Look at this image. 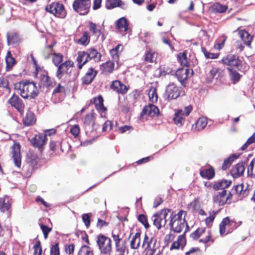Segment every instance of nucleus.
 Wrapping results in <instances>:
<instances>
[{
  "label": "nucleus",
  "instance_id": "obj_61",
  "mask_svg": "<svg viewBox=\"0 0 255 255\" xmlns=\"http://www.w3.org/2000/svg\"><path fill=\"white\" fill-rule=\"evenodd\" d=\"M111 56L112 57L113 62L111 64H114V62H118L119 56L118 53L116 52V49H112L110 51Z\"/></svg>",
  "mask_w": 255,
  "mask_h": 255
},
{
  "label": "nucleus",
  "instance_id": "obj_14",
  "mask_svg": "<svg viewBox=\"0 0 255 255\" xmlns=\"http://www.w3.org/2000/svg\"><path fill=\"white\" fill-rule=\"evenodd\" d=\"M232 181L230 180L223 179L214 181L213 189L215 191L220 190H225L228 188L232 184Z\"/></svg>",
  "mask_w": 255,
  "mask_h": 255
},
{
  "label": "nucleus",
  "instance_id": "obj_50",
  "mask_svg": "<svg viewBox=\"0 0 255 255\" xmlns=\"http://www.w3.org/2000/svg\"><path fill=\"white\" fill-rule=\"evenodd\" d=\"M171 213V209H168V208H164L158 212H157L156 213L157 214H158L159 217L163 219V220H167L166 217L168 214V213Z\"/></svg>",
  "mask_w": 255,
  "mask_h": 255
},
{
  "label": "nucleus",
  "instance_id": "obj_2",
  "mask_svg": "<svg viewBox=\"0 0 255 255\" xmlns=\"http://www.w3.org/2000/svg\"><path fill=\"white\" fill-rule=\"evenodd\" d=\"M181 95H184V91L181 87L176 86L173 83H170L167 86L165 92L163 95L165 101H169L176 99Z\"/></svg>",
  "mask_w": 255,
  "mask_h": 255
},
{
  "label": "nucleus",
  "instance_id": "obj_23",
  "mask_svg": "<svg viewBox=\"0 0 255 255\" xmlns=\"http://www.w3.org/2000/svg\"><path fill=\"white\" fill-rule=\"evenodd\" d=\"M240 155V154H232L229 157L225 159L222 164V169L223 170H226L232 165L233 161L237 159Z\"/></svg>",
  "mask_w": 255,
  "mask_h": 255
},
{
  "label": "nucleus",
  "instance_id": "obj_8",
  "mask_svg": "<svg viewBox=\"0 0 255 255\" xmlns=\"http://www.w3.org/2000/svg\"><path fill=\"white\" fill-rule=\"evenodd\" d=\"M96 114L93 110L91 113L87 114L85 116L84 125V128L87 131H92L94 130V126L95 123Z\"/></svg>",
  "mask_w": 255,
  "mask_h": 255
},
{
  "label": "nucleus",
  "instance_id": "obj_7",
  "mask_svg": "<svg viewBox=\"0 0 255 255\" xmlns=\"http://www.w3.org/2000/svg\"><path fill=\"white\" fill-rule=\"evenodd\" d=\"M29 141L31 145L35 148H38L40 151H42V148L43 145L46 143V135L43 133H38L35 134Z\"/></svg>",
  "mask_w": 255,
  "mask_h": 255
},
{
  "label": "nucleus",
  "instance_id": "obj_12",
  "mask_svg": "<svg viewBox=\"0 0 255 255\" xmlns=\"http://www.w3.org/2000/svg\"><path fill=\"white\" fill-rule=\"evenodd\" d=\"M103 102V98L100 95L94 98L90 101V103L94 104L96 110L101 113V114L104 113L107 111V108L104 106Z\"/></svg>",
  "mask_w": 255,
  "mask_h": 255
},
{
  "label": "nucleus",
  "instance_id": "obj_1",
  "mask_svg": "<svg viewBox=\"0 0 255 255\" xmlns=\"http://www.w3.org/2000/svg\"><path fill=\"white\" fill-rule=\"evenodd\" d=\"M17 90L20 91L21 96L24 99L30 97L35 98L39 93L36 83L30 80H23L19 82V87Z\"/></svg>",
  "mask_w": 255,
  "mask_h": 255
},
{
  "label": "nucleus",
  "instance_id": "obj_10",
  "mask_svg": "<svg viewBox=\"0 0 255 255\" xmlns=\"http://www.w3.org/2000/svg\"><path fill=\"white\" fill-rule=\"evenodd\" d=\"M244 185L243 183L237 184L233 186L232 188V192L234 193L235 195H236L238 198L242 199L246 197L249 195V191L248 190V187L244 189Z\"/></svg>",
  "mask_w": 255,
  "mask_h": 255
},
{
  "label": "nucleus",
  "instance_id": "obj_33",
  "mask_svg": "<svg viewBox=\"0 0 255 255\" xmlns=\"http://www.w3.org/2000/svg\"><path fill=\"white\" fill-rule=\"evenodd\" d=\"M75 41L79 44L85 46L87 45L90 41V36H89V32L85 31L81 38L76 39Z\"/></svg>",
  "mask_w": 255,
  "mask_h": 255
},
{
  "label": "nucleus",
  "instance_id": "obj_43",
  "mask_svg": "<svg viewBox=\"0 0 255 255\" xmlns=\"http://www.w3.org/2000/svg\"><path fill=\"white\" fill-rule=\"evenodd\" d=\"M187 51H184L177 55V60L180 64H188L187 57Z\"/></svg>",
  "mask_w": 255,
  "mask_h": 255
},
{
  "label": "nucleus",
  "instance_id": "obj_40",
  "mask_svg": "<svg viewBox=\"0 0 255 255\" xmlns=\"http://www.w3.org/2000/svg\"><path fill=\"white\" fill-rule=\"evenodd\" d=\"M50 56L52 59L53 64H67L68 61L62 63L63 55L60 53L51 54Z\"/></svg>",
  "mask_w": 255,
  "mask_h": 255
},
{
  "label": "nucleus",
  "instance_id": "obj_64",
  "mask_svg": "<svg viewBox=\"0 0 255 255\" xmlns=\"http://www.w3.org/2000/svg\"><path fill=\"white\" fill-rule=\"evenodd\" d=\"M217 12L220 13L224 12L227 9V6L222 5L221 4H218L215 7Z\"/></svg>",
  "mask_w": 255,
  "mask_h": 255
},
{
  "label": "nucleus",
  "instance_id": "obj_42",
  "mask_svg": "<svg viewBox=\"0 0 255 255\" xmlns=\"http://www.w3.org/2000/svg\"><path fill=\"white\" fill-rule=\"evenodd\" d=\"M115 65H100V69L103 74L108 75L113 72Z\"/></svg>",
  "mask_w": 255,
  "mask_h": 255
},
{
  "label": "nucleus",
  "instance_id": "obj_11",
  "mask_svg": "<svg viewBox=\"0 0 255 255\" xmlns=\"http://www.w3.org/2000/svg\"><path fill=\"white\" fill-rule=\"evenodd\" d=\"M231 66L232 65H229ZM234 68H228L229 77L234 84L237 83L242 76L237 71V69L240 70L243 65H233Z\"/></svg>",
  "mask_w": 255,
  "mask_h": 255
},
{
  "label": "nucleus",
  "instance_id": "obj_29",
  "mask_svg": "<svg viewBox=\"0 0 255 255\" xmlns=\"http://www.w3.org/2000/svg\"><path fill=\"white\" fill-rule=\"evenodd\" d=\"M36 119L34 113L31 111H28L25 117L23 119L24 125L29 126L33 125L35 122Z\"/></svg>",
  "mask_w": 255,
  "mask_h": 255
},
{
  "label": "nucleus",
  "instance_id": "obj_27",
  "mask_svg": "<svg viewBox=\"0 0 255 255\" xmlns=\"http://www.w3.org/2000/svg\"><path fill=\"white\" fill-rule=\"evenodd\" d=\"M239 35L244 43L249 46L251 43L252 36L246 30H242L239 32Z\"/></svg>",
  "mask_w": 255,
  "mask_h": 255
},
{
  "label": "nucleus",
  "instance_id": "obj_63",
  "mask_svg": "<svg viewBox=\"0 0 255 255\" xmlns=\"http://www.w3.org/2000/svg\"><path fill=\"white\" fill-rule=\"evenodd\" d=\"M163 202V200L160 196L156 197L154 201L153 208H157L158 206L161 205Z\"/></svg>",
  "mask_w": 255,
  "mask_h": 255
},
{
  "label": "nucleus",
  "instance_id": "obj_59",
  "mask_svg": "<svg viewBox=\"0 0 255 255\" xmlns=\"http://www.w3.org/2000/svg\"><path fill=\"white\" fill-rule=\"evenodd\" d=\"M155 55V53L154 52H152L151 51H149L145 55V60L148 62H153Z\"/></svg>",
  "mask_w": 255,
  "mask_h": 255
},
{
  "label": "nucleus",
  "instance_id": "obj_22",
  "mask_svg": "<svg viewBox=\"0 0 255 255\" xmlns=\"http://www.w3.org/2000/svg\"><path fill=\"white\" fill-rule=\"evenodd\" d=\"M160 215L157 214L156 213L152 216L153 225L155 226L159 230L162 227H164L167 223V220H163L159 217Z\"/></svg>",
  "mask_w": 255,
  "mask_h": 255
},
{
  "label": "nucleus",
  "instance_id": "obj_30",
  "mask_svg": "<svg viewBox=\"0 0 255 255\" xmlns=\"http://www.w3.org/2000/svg\"><path fill=\"white\" fill-rule=\"evenodd\" d=\"M58 66L56 73L57 77L59 79H61L64 74L68 73L69 67H73L74 65H55Z\"/></svg>",
  "mask_w": 255,
  "mask_h": 255
},
{
  "label": "nucleus",
  "instance_id": "obj_18",
  "mask_svg": "<svg viewBox=\"0 0 255 255\" xmlns=\"http://www.w3.org/2000/svg\"><path fill=\"white\" fill-rule=\"evenodd\" d=\"M11 199L5 195L4 197L0 198V211L3 213L10 212L11 207Z\"/></svg>",
  "mask_w": 255,
  "mask_h": 255
},
{
  "label": "nucleus",
  "instance_id": "obj_4",
  "mask_svg": "<svg viewBox=\"0 0 255 255\" xmlns=\"http://www.w3.org/2000/svg\"><path fill=\"white\" fill-rule=\"evenodd\" d=\"M45 10L60 18H64L66 15L64 5L58 2H54L47 5L45 7Z\"/></svg>",
  "mask_w": 255,
  "mask_h": 255
},
{
  "label": "nucleus",
  "instance_id": "obj_41",
  "mask_svg": "<svg viewBox=\"0 0 255 255\" xmlns=\"http://www.w3.org/2000/svg\"><path fill=\"white\" fill-rule=\"evenodd\" d=\"M205 228H198L195 231L190 234V237L193 240H197L205 233Z\"/></svg>",
  "mask_w": 255,
  "mask_h": 255
},
{
  "label": "nucleus",
  "instance_id": "obj_57",
  "mask_svg": "<svg viewBox=\"0 0 255 255\" xmlns=\"http://www.w3.org/2000/svg\"><path fill=\"white\" fill-rule=\"evenodd\" d=\"M82 218L85 226L88 228L91 224L90 215L89 213H85L82 215Z\"/></svg>",
  "mask_w": 255,
  "mask_h": 255
},
{
  "label": "nucleus",
  "instance_id": "obj_52",
  "mask_svg": "<svg viewBox=\"0 0 255 255\" xmlns=\"http://www.w3.org/2000/svg\"><path fill=\"white\" fill-rule=\"evenodd\" d=\"M40 227L43 234L44 239H46L48 237V234L51 231L52 229L43 224H40Z\"/></svg>",
  "mask_w": 255,
  "mask_h": 255
},
{
  "label": "nucleus",
  "instance_id": "obj_36",
  "mask_svg": "<svg viewBox=\"0 0 255 255\" xmlns=\"http://www.w3.org/2000/svg\"><path fill=\"white\" fill-rule=\"evenodd\" d=\"M77 61L78 62V64H86L89 62L87 55V52L79 51L78 52Z\"/></svg>",
  "mask_w": 255,
  "mask_h": 255
},
{
  "label": "nucleus",
  "instance_id": "obj_44",
  "mask_svg": "<svg viewBox=\"0 0 255 255\" xmlns=\"http://www.w3.org/2000/svg\"><path fill=\"white\" fill-rule=\"evenodd\" d=\"M207 124V120L204 118H200L196 123V128L198 130H201L206 126Z\"/></svg>",
  "mask_w": 255,
  "mask_h": 255
},
{
  "label": "nucleus",
  "instance_id": "obj_47",
  "mask_svg": "<svg viewBox=\"0 0 255 255\" xmlns=\"http://www.w3.org/2000/svg\"><path fill=\"white\" fill-rule=\"evenodd\" d=\"M137 220L144 226L145 229L149 228L150 225L148 224L147 218L145 215L142 214L139 215L137 217Z\"/></svg>",
  "mask_w": 255,
  "mask_h": 255
},
{
  "label": "nucleus",
  "instance_id": "obj_62",
  "mask_svg": "<svg viewBox=\"0 0 255 255\" xmlns=\"http://www.w3.org/2000/svg\"><path fill=\"white\" fill-rule=\"evenodd\" d=\"M254 167V161L252 160L250 162L247 170L248 176L250 177H252L254 175L253 174V169Z\"/></svg>",
  "mask_w": 255,
  "mask_h": 255
},
{
  "label": "nucleus",
  "instance_id": "obj_20",
  "mask_svg": "<svg viewBox=\"0 0 255 255\" xmlns=\"http://www.w3.org/2000/svg\"><path fill=\"white\" fill-rule=\"evenodd\" d=\"M111 88L119 93L125 94L127 93L128 87L120 81H115L111 85Z\"/></svg>",
  "mask_w": 255,
  "mask_h": 255
},
{
  "label": "nucleus",
  "instance_id": "obj_39",
  "mask_svg": "<svg viewBox=\"0 0 255 255\" xmlns=\"http://www.w3.org/2000/svg\"><path fill=\"white\" fill-rule=\"evenodd\" d=\"M184 212V211L181 210L179 211L177 214H174L173 211L171 210V213L170 214L169 218L170 219V224L172 225L173 223L175 222V221H182V216L183 213ZM185 214H186V212H185Z\"/></svg>",
  "mask_w": 255,
  "mask_h": 255
},
{
  "label": "nucleus",
  "instance_id": "obj_21",
  "mask_svg": "<svg viewBox=\"0 0 255 255\" xmlns=\"http://www.w3.org/2000/svg\"><path fill=\"white\" fill-rule=\"evenodd\" d=\"M28 162L33 167V168H37L40 162V158L34 152H30L27 154Z\"/></svg>",
  "mask_w": 255,
  "mask_h": 255
},
{
  "label": "nucleus",
  "instance_id": "obj_49",
  "mask_svg": "<svg viewBox=\"0 0 255 255\" xmlns=\"http://www.w3.org/2000/svg\"><path fill=\"white\" fill-rule=\"evenodd\" d=\"M201 49L206 58L216 59L219 56V54L210 53L208 52L205 47H202Z\"/></svg>",
  "mask_w": 255,
  "mask_h": 255
},
{
  "label": "nucleus",
  "instance_id": "obj_15",
  "mask_svg": "<svg viewBox=\"0 0 255 255\" xmlns=\"http://www.w3.org/2000/svg\"><path fill=\"white\" fill-rule=\"evenodd\" d=\"M227 191L222 190L221 192H217L213 195L212 200L214 204H218L219 206H222L226 204L225 200L223 198L226 196Z\"/></svg>",
  "mask_w": 255,
  "mask_h": 255
},
{
  "label": "nucleus",
  "instance_id": "obj_31",
  "mask_svg": "<svg viewBox=\"0 0 255 255\" xmlns=\"http://www.w3.org/2000/svg\"><path fill=\"white\" fill-rule=\"evenodd\" d=\"M40 80L39 83L38 84V86L39 88H41L42 87H48L51 85V81L50 80V77L44 74H41L40 75Z\"/></svg>",
  "mask_w": 255,
  "mask_h": 255
},
{
  "label": "nucleus",
  "instance_id": "obj_6",
  "mask_svg": "<svg viewBox=\"0 0 255 255\" xmlns=\"http://www.w3.org/2000/svg\"><path fill=\"white\" fill-rule=\"evenodd\" d=\"M90 6V0H76L73 3L74 10L82 15L88 13Z\"/></svg>",
  "mask_w": 255,
  "mask_h": 255
},
{
  "label": "nucleus",
  "instance_id": "obj_3",
  "mask_svg": "<svg viewBox=\"0 0 255 255\" xmlns=\"http://www.w3.org/2000/svg\"><path fill=\"white\" fill-rule=\"evenodd\" d=\"M183 67L179 68L175 72V75L182 86H186V81L188 78L191 76L194 71L190 69V65H183Z\"/></svg>",
  "mask_w": 255,
  "mask_h": 255
},
{
  "label": "nucleus",
  "instance_id": "obj_38",
  "mask_svg": "<svg viewBox=\"0 0 255 255\" xmlns=\"http://www.w3.org/2000/svg\"><path fill=\"white\" fill-rule=\"evenodd\" d=\"M149 101L152 103H155L158 100V95L156 88L151 86L148 92Z\"/></svg>",
  "mask_w": 255,
  "mask_h": 255
},
{
  "label": "nucleus",
  "instance_id": "obj_60",
  "mask_svg": "<svg viewBox=\"0 0 255 255\" xmlns=\"http://www.w3.org/2000/svg\"><path fill=\"white\" fill-rule=\"evenodd\" d=\"M113 122L111 121L107 120L103 126L102 130L103 131H106L107 130L108 128H109V130H111L113 129Z\"/></svg>",
  "mask_w": 255,
  "mask_h": 255
},
{
  "label": "nucleus",
  "instance_id": "obj_58",
  "mask_svg": "<svg viewBox=\"0 0 255 255\" xmlns=\"http://www.w3.org/2000/svg\"><path fill=\"white\" fill-rule=\"evenodd\" d=\"M71 133L74 136L77 137L78 136L80 132V128L78 125H75L70 129Z\"/></svg>",
  "mask_w": 255,
  "mask_h": 255
},
{
  "label": "nucleus",
  "instance_id": "obj_48",
  "mask_svg": "<svg viewBox=\"0 0 255 255\" xmlns=\"http://www.w3.org/2000/svg\"><path fill=\"white\" fill-rule=\"evenodd\" d=\"M219 210L217 211H213L212 212L209 213L210 216L206 218L205 219L206 224L207 226H210V225H212L215 219L216 215L219 212Z\"/></svg>",
  "mask_w": 255,
  "mask_h": 255
},
{
  "label": "nucleus",
  "instance_id": "obj_46",
  "mask_svg": "<svg viewBox=\"0 0 255 255\" xmlns=\"http://www.w3.org/2000/svg\"><path fill=\"white\" fill-rule=\"evenodd\" d=\"M6 37L8 45L14 44L16 42V32H7Z\"/></svg>",
  "mask_w": 255,
  "mask_h": 255
},
{
  "label": "nucleus",
  "instance_id": "obj_13",
  "mask_svg": "<svg viewBox=\"0 0 255 255\" xmlns=\"http://www.w3.org/2000/svg\"><path fill=\"white\" fill-rule=\"evenodd\" d=\"M97 74V72L93 68H90L86 74L82 78V84H90Z\"/></svg>",
  "mask_w": 255,
  "mask_h": 255
},
{
  "label": "nucleus",
  "instance_id": "obj_54",
  "mask_svg": "<svg viewBox=\"0 0 255 255\" xmlns=\"http://www.w3.org/2000/svg\"><path fill=\"white\" fill-rule=\"evenodd\" d=\"M50 255H60L59 244L58 243L51 247Z\"/></svg>",
  "mask_w": 255,
  "mask_h": 255
},
{
  "label": "nucleus",
  "instance_id": "obj_55",
  "mask_svg": "<svg viewBox=\"0 0 255 255\" xmlns=\"http://www.w3.org/2000/svg\"><path fill=\"white\" fill-rule=\"evenodd\" d=\"M5 64H16L14 58L12 56L10 51H8L5 58Z\"/></svg>",
  "mask_w": 255,
  "mask_h": 255
},
{
  "label": "nucleus",
  "instance_id": "obj_34",
  "mask_svg": "<svg viewBox=\"0 0 255 255\" xmlns=\"http://www.w3.org/2000/svg\"><path fill=\"white\" fill-rule=\"evenodd\" d=\"M140 233L137 232L132 237L130 244V248L132 249H136L139 247L140 243Z\"/></svg>",
  "mask_w": 255,
  "mask_h": 255
},
{
  "label": "nucleus",
  "instance_id": "obj_56",
  "mask_svg": "<svg viewBox=\"0 0 255 255\" xmlns=\"http://www.w3.org/2000/svg\"><path fill=\"white\" fill-rule=\"evenodd\" d=\"M24 105L22 103V100L17 97V111L19 112L21 115H22Z\"/></svg>",
  "mask_w": 255,
  "mask_h": 255
},
{
  "label": "nucleus",
  "instance_id": "obj_45",
  "mask_svg": "<svg viewBox=\"0 0 255 255\" xmlns=\"http://www.w3.org/2000/svg\"><path fill=\"white\" fill-rule=\"evenodd\" d=\"M61 141L52 140L50 142L49 147L51 150L56 151L58 149H60L62 151L61 148Z\"/></svg>",
  "mask_w": 255,
  "mask_h": 255
},
{
  "label": "nucleus",
  "instance_id": "obj_25",
  "mask_svg": "<svg viewBox=\"0 0 255 255\" xmlns=\"http://www.w3.org/2000/svg\"><path fill=\"white\" fill-rule=\"evenodd\" d=\"M200 175L202 178L211 180L213 179L215 175V170L212 167H210L208 169L200 170Z\"/></svg>",
  "mask_w": 255,
  "mask_h": 255
},
{
  "label": "nucleus",
  "instance_id": "obj_28",
  "mask_svg": "<svg viewBox=\"0 0 255 255\" xmlns=\"http://www.w3.org/2000/svg\"><path fill=\"white\" fill-rule=\"evenodd\" d=\"M116 27L119 30L124 31H127L128 28V20L124 17L120 18L116 21Z\"/></svg>",
  "mask_w": 255,
  "mask_h": 255
},
{
  "label": "nucleus",
  "instance_id": "obj_5",
  "mask_svg": "<svg viewBox=\"0 0 255 255\" xmlns=\"http://www.w3.org/2000/svg\"><path fill=\"white\" fill-rule=\"evenodd\" d=\"M96 242L101 253L107 254L111 251L112 240L110 238L100 234L97 237Z\"/></svg>",
  "mask_w": 255,
  "mask_h": 255
},
{
  "label": "nucleus",
  "instance_id": "obj_19",
  "mask_svg": "<svg viewBox=\"0 0 255 255\" xmlns=\"http://www.w3.org/2000/svg\"><path fill=\"white\" fill-rule=\"evenodd\" d=\"M243 59V57L240 58L234 54H229L223 58L222 61L223 64H241Z\"/></svg>",
  "mask_w": 255,
  "mask_h": 255
},
{
  "label": "nucleus",
  "instance_id": "obj_17",
  "mask_svg": "<svg viewBox=\"0 0 255 255\" xmlns=\"http://www.w3.org/2000/svg\"><path fill=\"white\" fill-rule=\"evenodd\" d=\"M105 6L108 9L120 7L125 9L127 6L122 0H106Z\"/></svg>",
  "mask_w": 255,
  "mask_h": 255
},
{
  "label": "nucleus",
  "instance_id": "obj_37",
  "mask_svg": "<svg viewBox=\"0 0 255 255\" xmlns=\"http://www.w3.org/2000/svg\"><path fill=\"white\" fill-rule=\"evenodd\" d=\"M183 116H184V113L182 110H178L175 113L173 120L176 125L179 126L182 125V121L183 120Z\"/></svg>",
  "mask_w": 255,
  "mask_h": 255
},
{
  "label": "nucleus",
  "instance_id": "obj_51",
  "mask_svg": "<svg viewBox=\"0 0 255 255\" xmlns=\"http://www.w3.org/2000/svg\"><path fill=\"white\" fill-rule=\"evenodd\" d=\"M34 253L33 255H42V247L41 242L37 241L33 246Z\"/></svg>",
  "mask_w": 255,
  "mask_h": 255
},
{
  "label": "nucleus",
  "instance_id": "obj_32",
  "mask_svg": "<svg viewBox=\"0 0 255 255\" xmlns=\"http://www.w3.org/2000/svg\"><path fill=\"white\" fill-rule=\"evenodd\" d=\"M87 55L89 60H93L94 62H98L101 57V54L94 49H89V52H87Z\"/></svg>",
  "mask_w": 255,
  "mask_h": 255
},
{
  "label": "nucleus",
  "instance_id": "obj_24",
  "mask_svg": "<svg viewBox=\"0 0 255 255\" xmlns=\"http://www.w3.org/2000/svg\"><path fill=\"white\" fill-rule=\"evenodd\" d=\"M169 225L171 231L174 233H179L184 228V220L183 221H175L171 225L170 222Z\"/></svg>",
  "mask_w": 255,
  "mask_h": 255
},
{
  "label": "nucleus",
  "instance_id": "obj_9",
  "mask_svg": "<svg viewBox=\"0 0 255 255\" xmlns=\"http://www.w3.org/2000/svg\"><path fill=\"white\" fill-rule=\"evenodd\" d=\"M147 115L150 117L158 116L160 115L159 110L158 107L152 104H149L145 106L140 113V116L143 117Z\"/></svg>",
  "mask_w": 255,
  "mask_h": 255
},
{
  "label": "nucleus",
  "instance_id": "obj_35",
  "mask_svg": "<svg viewBox=\"0 0 255 255\" xmlns=\"http://www.w3.org/2000/svg\"><path fill=\"white\" fill-rule=\"evenodd\" d=\"M230 223L231 221L228 217H225L222 220L219 225L220 234L221 236H223L227 234L225 233L226 226L230 225Z\"/></svg>",
  "mask_w": 255,
  "mask_h": 255
},
{
  "label": "nucleus",
  "instance_id": "obj_53",
  "mask_svg": "<svg viewBox=\"0 0 255 255\" xmlns=\"http://www.w3.org/2000/svg\"><path fill=\"white\" fill-rule=\"evenodd\" d=\"M177 242L179 243L181 246V248L183 250V248L186 245V240L184 234H182L178 237Z\"/></svg>",
  "mask_w": 255,
  "mask_h": 255
},
{
  "label": "nucleus",
  "instance_id": "obj_16",
  "mask_svg": "<svg viewBox=\"0 0 255 255\" xmlns=\"http://www.w3.org/2000/svg\"><path fill=\"white\" fill-rule=\"evenodd\" d=\"M246 162L241 161L237 164L232 169L231 173L234 177H239L242 176L245 171V165Z\"/></svg>",
  "mask_w": 255,
  "mask_h": 255
},
{
  "label": "nucleus",
  "instance_id": "obj_26",
  "mask_svg": "<svg viewBox=\"0 0 255 255\" xmlns=\"http://www.w3.org/2000/svg\"><path fill=\"white\" fill-rule=\"evenodd\" d=\"M167 65H160V67L156 70L155 74L160 77L162 76H165L167 74H171L172 72V68L169 67Z\"/></svg>",
  "mask_w": 255,
  "mask_h": 255
}]
</instances>
